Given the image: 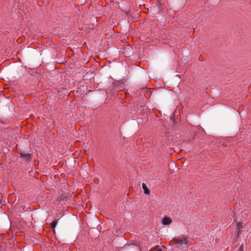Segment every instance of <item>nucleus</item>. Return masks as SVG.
<instances>
[{
  "label": "nucleus",
  "mask_w": 251,
  "mask_h": 251,
  "mask_svg": "<svg viewBox=\"0 0 251 251\" xmlns=\"http://www.w3.org/2000/svg\"><path fill=\"white\" fill-rule=\"evenodd\" d=\"M176 244L180 245L181 247H184L187 244V240L186 238L182 237L176 239L175 241Z\"/></svg>",
  "instance_id": "nucleus-1"
},
{
  "label": "nucleus",
  "mask_w": 251,
  "mask_h": 251,
  "mask_svg": "<svg viewBox=\"0 0 251 251\" xmlns=\"http://www.w3.org/2000/svg\"><path fill=\"white\" fill-rule=\"evenodd\" d=\"M172 222V220L171 218L168 217H165L162 220V223L164 225H169Z\"/></svg>",
  "instance_id": "nucleus-2"
},
{
  "label": "nucleus",
  "mask_w": 251,
  "mask_h": 251,
  "mask_svg": "<svg viewBox=\"0 0 251 251\" xmlns=\"http://www.w3.org/2000/svg\"><path fill=\"white\" fill-rule=\"evenodd\" d=\"M21 156L25 158L27 161L31 160V154L29 153H21Z\"/></svg>",
  "instance_id": "nucleus-3"
},
{
  "label": "nucleus",
  "mask_w": 251,
  "mask_h": 251,
  "mask_svg": "<svg viewBox=\"0 0 251 251\" xmlns=\"http://www.w3.org/2000/svg\"><path fill=\"white\" fill-rule=\"evenodd\" d=\"M142 185L143 189L144 190V193L146 194H148V195L150 193V191L148 188L146 184L144 183H143Z\"/></svg>",
  "instance_id": "nucleus-4"
},
{
  "label": "nucleus",
  "mask_w": 251,
  "mask_h": 251,
  "mask_svg": "<svg viewBox=\"0 0 251 251\" xmlns=\"http://www.w3.org/2000/svg\"><path fill=\"white\" fill-rule=\"evenodd\" d=\"M57 224V220H55L52 221V222L50 224V226L52 227V228L54 230V228L55 226H56Z\"/></svg>",
  "instance_id": "nucleus-5"
},
{
  "label": "nucleus",
  "mask_w": 251,
  "mask_h": 251,
  "mask_svg": "<svg viewBox=\"0 0 251 251\" xmlns=\"http://www.w3.org/2000/svg\"><path fill=\"white\" fill-rule=\"evenodd\" d=\"M239 251H244V247H243V245L242 244L240 247H239Z\"/></svg>",
  "instance_id": "nucleus-6"
}]
</instances>
